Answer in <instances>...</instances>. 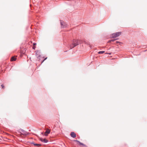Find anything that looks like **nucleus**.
<instances>
[{"label": "nucleus", "mask_w": 147, "mask_h": 147, "mask_svg": "<svg viewBox=\"0 0 147 147\" xmlns=\"http://www.w3.org/2000/svg\"><path fill=\"white\" fill-rule=\"evenodd\" d=\"M50 131L49 129H47L45 133V136H47L48 134L50 133Z\"/></svg>", "instance_id": "obj_7"}, {"label": "nucleus", "mask_w": 147, "mask_h": 147, "mask_svg": "<svg viewBox=\"0 0 147 147\" xmlns=\"http://www.w3.org/2000/svg\"><path fill=\"white\" fill-rule=\"evenodd\" d=\"M16 58L14 57H11V61H16Z\"/></svg>", "instance_id": "obj_9"}, {"label": "nucleus", "mask_w": 147, "mask_h": 147, "mask_svg": "<svg viewBox=\"0 0 147 147\" xmlns=\"http://www.w3.org/2000/svg\"><path fill=\"white\" fill-rule=\"evenodd\" d=\"M40 51H39L37 50L36 51V55L38 59H39L40 56Z\"/></svg>", "instance_id": "obj_4"}, {"label": "nucleus", "mask_w": 147, "mask_h": 147, "mask_svg": "<svg viewBox=\"0 0 147 147\" xmlns=\"http://www.w3.org/2000/svg\"><path fill=\"white\" fill-rule=\"evenodd\" d=\"M40 140L44 143H47L48 142V140L45 139H43L42 138H40Z\"/></svg>", "instance_id": "obj_6"}, {"label": "nucleus", "mask_w": 147, "mask_h": 147, "mask_svg": "<svg viewBox=\"0 0 147 147\" xmlns=\"http://www.w3.org/2000/svg\"><path fill=\"white\" fill-rule=\"evenodd\" d=\"M1 86L3 88L4 87V86L2 84Z\"/></svg>", "instance_id": "obj_17"}, {"label": "nucleus", "mask_w": 147, "mask_h": 147, "mask_svg": "<svg viewBox=\"0 0 147 147\" xmlns=\"http://www.w3.org/2000/svg\"><path fill=\"white\" fill-rule=\"evenodd\" d=\"M108 54L109 55H110V53H108Z\"/></svg>", "instance_id": "obj_19"}, {"label": "nucleus", "mask_w": 147, "mask_h": 147, "mask_svg": "<svg viewBox=\"0 0 147 147\" xmlns=\"http://www.w3.org/2000/svg\"><path fill=\"white\" fill-rule=\"evenodd\" d=\"M21 134L23 135H28L29 134V133H27V132L21 129Z\"/></svg>", "instance_id": "obj_5"}, {"label": "nucleus", "mask_w": 147, "mask_h": 147, "mask_svg": "<svg viewBox=\"0 0 147 147\" xmlns=\"http://www.w3.org/2000/svg\"><path fill=\"white\" fill-rule=\"evenodd\" d=\"M121 32H117L115 33L112 34L111 36L113 38H116L118 37L121 35Z\"/></svg>", "instance_id": "obj_2"}, {"label": "nucleus", "mask_w": 147, "mask_h": 147, "mask_svg": "<svg viewBox=\"0 0 147 147\" xmlns=\"http://www.w3.org/2000/svg\"><path fill=\"white\" fill-rule=\"evenodd\" d=\"M79 42L77 39H74L72 43L70 45V49H72L74 47L79 45Z\"/></svg>", "instance_id": "obj_1"}, {"label": "nucleus", "mask_w": 147, "mask_h": 147, "mask_svg": "<svg viewBox=\"0 0 147 147\" xmlns=\"http://www.w3.org/2000/svg\"><path fill=\"white\" fill-rule=\"evenodd\" d=\"M75 141L78 142L81 145H84L83 144L80 142L79 141H78V140H75Z\"/></svg>", "instance_id": "obj_10"}, {"label": "nucleus", "mask_w": 147, "mask_h": 147, "mask_svg": "<svg viewBox=\"0 0 147 147\" xmlns=\"http://www.w3.org/2000/svg\"><path fill=\"white\" fill-rule=\"evenodd\" d=\"M104 52H105L104 51H99L98 52V54H102V53H104Z\"/></svg>", "instance_id": "obj_12"}, {"label": "nucleus", "mask_w": 147, "mask_h": 147, "mask_svg": "<svg viewBox=\"0 0 147 147\" xmlns=\"http://www.w3.org/2000/svg\"><path fill=\"white\" fill-rule=\"evenodd\" d=\"M114 41V40L113 39H111V41Z\"/></svg>", "instance_id": "obj_15"}, {"label": "nucleus", "mask_w": 147, "mask_h": 147, "mask_svg": "<svg viewBox=\"0 0 147 147\" xmlns=\"http://www.w3.org/2000/svg\"><path fill=\"white\" fill-rule=\"evenodd\" d=\"M35 146H40L41 145L40 144H33Z\"/></svg>", "instance_id": "obj_11"}, {"label": "nucleus", "mask_w": 147, "mask_h": 147, "mask_svg": "<svg viewBox=\"0 0 147 147\" xmlns=\"http://www.w3.org/2000/svg\"><path fill=\"white\" fill-rule=\"evenodd\" d=\"M35 47L34 46L33 47V48L34 49H35Z\"/></svg>", "instance_id": "obj_18"}, {"label": "nucleus", "mask_w": 147, "mask_h": 147, "mask_svg": "<svg viewBox=\"0 0 147 147\" xmlns=\"http://www.w3.org/2000/svg\"><path fill=\"white\" fill-rule=\"evenodd\" d=\"M121 43L120 42H118V41H116L115 44H118V43Z\"/></svg>", "instance_id": "obj_13"}, {"label": "nucleus", "mask_w": 147, "mask_h": 147, "mask_svg": "<svg viewBox=\"0 0 147 147\" xmlns=\"http://www.w3.org/2000/svg\"><path fill=\"white\" fill-rule=\"evenodd\" d=\"M36 45V43H33V45H34H34Z\"/></svg>", "instance_id": "obj_16"}, {"label": "nucleus", "mask_w": 147, "mask_h": 147, "mask_svg": "<svg viewBox=\"0 0 147 147\" xmlns=\"http://www.w3.org/2000/svg\"><path fill=\"white\" fill-rule=\"evenodd\" d=\"M71 137L73 138H75L76 136V134L74 132H71Z\"/></svg>", "instance_id": "obj_8"}, {"label": "nucleus", "mask_w": 147, "mask_h": 147, "mask_svg": "<svg viewBox=\"0 0 147 147\" xmlns=\"http://www.w3.org/2000/svg\"><path fill=\"white\" fill-rule=\"evenodd\" d=\"M61 24L62 28H65L67 26V24L62 21H61Z\"/></svg>", "instance_id": "obj_3"}, {"label": "nucleus", "mask_w": 147, "mask_h": 147, "mask_svg": "<svg viewBox=\"0 0 147 147\" xmlns=\"http://www.w3.org/2000/svg\"><path fill=\"white\" fill-rule=\"evenodd\" d=\"M47 59V58H45V59H44L43 61L42 62V63H43V62H44V61L45 60Z\"/></svg>", "instance_id": "obj_14"}]
</instances>
